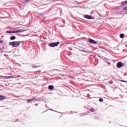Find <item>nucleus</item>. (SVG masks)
Returning <instances> with one entry per match:
<instances>
[{"label": "nucleus", "mask_w": 127, "mask_h": 127, "mask_svg": "<svg viewBox=\"0 0 127 127\" xmlns=\"http://www.w3.org/2000/svg\"><path fill=\"white\" fill-rule=\"evenodd\" d=\"M99 102H103V99L102 98H100L99 99Z\"/></svg>", "instance_id": "f3484780"}, {"label": "nucleus", "mask_w": 127, "mask_h": 127, "mask_svg": "<svg viewBox=\"0 0 127 127\" xmlns=\"http://www.w3.org/2000/svg\"><path fill=\"white\" fill-rule=\"evenodd\" d=\"M121 82H127V81H125V80H121Z\"/></svg>", "instance_id": "412c9836"}, {"label": "nucleus", "mask_w": 127, "mask_h": 127, "mask_svg": "<svg viewBox=\"0 0 127 127\" xmlns=\"http://www.w3.org/2000/svg\"><path fill=\"white\" fill-rule=\"evenodd\" d=\"M20 43H21V41L11 42L9 43V45L12 47H18L20 45Z\"/></svg>", "instance_id": "f257e3e1"}, {"label": "nucleus", "mask_w": 127, "mask_h": 127, "mask_svg": "<svg viewBox=\"0 0 127 127\" xmlns=\"http://www.w3.org/2000/svg\"><path fill=\"white\" fill-rule=\"evenodd\" d=\"M124 36H125V35L124 34H120V38H124Z\"/></svg>", "instance_id": "9b49d317"}, {"label": "nucleus", "mask_w": 127, "mask_h": 127, "mask_svg": "<svg viewBox=\"0 0 127 127\" xmlns=\"http://www.w3.org/2000/svg\"><path fill=\"white\" fill-rule=\"evenodd\" d=\"M26 30H16V33H21V32H24V31H26Z\"/></svg>", "instance_id": "423d86ee"}, {"label": "nucleus", "mask_w": 127, "mask_h": 127, "mask_svg": "<svg viewBox=\"0 0 127 127\" xmlns=\"http://www.w3.org/2000/svg\"><path fill=\"white\" fill-rule=\"evenodd\" d=\"M11 33H16V31H11Z\"/></svg>", "instance_id": "2eb2a0df"}, {"label": "nucleus", "mask_w": 127, "mask_h": 127, "mask_svg": "<svg viewBox=\"0 0 127 127\" xmlns=\"http://www.w3.org/2000/svg\"><path fill=\"white\" fill-rule=\"evenodd\" d=\"M5 98V96H2V95H0V101L4 100Z\"/></svg>", "instance_id": "0eeeda50"}, {"label": "nucleus", "mask_w": 127, "mask_h": 127, "mask_svg": "<svg viewBox=\"0 0 127 127\" xmlns=\"http://www.w3.org/2000/svg\"><path fill=\"white\" fill-rule=\"evenodd\" d=\"M124 10H127V6H125L124 7V8H123Z\"/></svg>", "instance_id": "4468645a"}, {"label": "nucleus", "mask_w": 127, "mask_h": 127, "mask_svg": "<svg viewBox=\"0 0 127 127\" xmlns=\"http://www.w3.org/2000/svg\"><path fill=\"white\" fill-rule=\"evenodd\" d=\"M53 88H54V86H52V85H50L49 86V90H52V89H53Z\"/></svg>", "instance_id": "9d476101"}, {"label": "nucleus", "mask_w": 127, "mask_h": 127, "mask_svg": "<svg viewBox=\"0 0 127 127\" xmlns=\"http://www.w3.org/2000/svg\"><path fill=\"white\" fill-rule=\"evenodd\" d=\"M59 42H57L56 43H53L49 44V46L51 47H55V46H57L59 44Z\"/></svg>", "instance_id": "f03ea898"}, {"label": "nucleus", "mask_w": 127, "mask_h": 127, "mask_svg": "<svg viewBox=\"0 0 127 127\" xmlns=\"http://www.w3.org/2000/svg\"><path fill=\"white\" fill-rule=\"evenodd\" d=\"M0 43H3V41L0 39Z\"/></svg>", "instance_id": "a211bd4d"}, {"label": "nucleus", "mask_w": 127, "mask_h": 127, "mask_svg": "<svg viewBox=\"0 0 127 127\" xmlns=\"http://www.w3.org/2000/svg\"><path fill=\"white\" fill-rule=\"evenodd\" d=\"M109 83L110 84H113V81H110Z\"/></svg>", "instance_id": "6ab92c4d"}, {"label": "nucleus", "mask_w": 127, "mask_h": 127, "mask_svg": "<svg viewBox=\"0 0 127 127\" xmlns=\"http://www.w3.org/2000/svg\"><path fill=\"white\" fill-rule=\"evenodd\" d=\"M25 2H28V0H24Z\"/></svg>", "instance_id": "aec40b11"}, {"label": "nucleus", "mask_w": 127, "mask_h": 127, "mask_svg": "<svg viewBox=\"0 0 127 127\" xmlns=\"http://www.w3.org/2000/svg\"><path fill=\"white\" fill-rule=\"evenodd\" d=\"M85 18H87V19H92L93 18V17L91 15H84Z\"/></svg>", "instance_id": "20e7f679"}, {"label": "nucleus", "mask_w": 127, "mask_h": 127, "mask_svg": "<svg viewBox=\"0 0 127 127\" xmlns=\"http://www.w3.org/2000/svg\"><path fill=\"white\" fill-rule=\"evenodd\" d=\"M1 77H3V78H8L9 79L10 78H14L13 76H1Z\"/></svg>", "instance_id": "1a4fd4ad"}, {"label": "nucleus", "mask_w": 127, "mask_h": 127, "mask_svg": "<svg viewBox=\"0 0 127 127\" xmlns=\"http://www.w3.org/2000/svg\"><path fill=\"white\" fill-rule=\"evenodd\" d=\"M6 33H11V31H7Z\"/></svg>", "instance_id": "dca6fc26"}, {"label": "nucleus", "mask_w": 127, "mask_h": 127, "mask_svg": "<svg viewBox=\"0 0 127 127\" xmlns=\"http://www.w3.org/2000/svg\"><path fill=\"white\" fill-rule=\"evenodd\" d=\"M16 37L15 36H13L10 37V39L11 40H14V39H15Z\"/></svg>", "instance_id": "6e6552de"}, {"label": "nucleus", "mask_w": 127, "mask_h": 127, "mask_svg": "<svg viewBox=\"0 0 127 127\" xmlns=\"http://www.w3.org/2000/svg\"><path fill=\"white\" fill-rule=\"evenodd\" d=\"M127 4V0L123 2V4L125 5Z\"/></svg>", "instance_id": "ddd939ff"}, {"label": "nucleus", "mask_w": 127, "mask_h": 127, "mask_svg": "<svg viewBox=\"0 0 127 127\" xmlns=\"http://www.w3.org/2000/svg\"><path fill=\"white\" fill-rule=\"evenodd\" d=\"M89 41L90 43H93V44H96L97 43V42H96L95 40L90 39L89 40Z\"/></svg>", "instance_id": "39448f33"}, {"label": "nucleus", "mask_w": 127, "mask_h": 127, "mask_svg": "<svg viewBox=\"0 0 127 127\" xmlns=\"http://www.w3.org/2000/svg\"><path fill=\"white\" fill-rule=\"evenodd\" d=\"M125 64H124L122 63V62H119L117 64V66L118 68H121V67H123Z\"/></svg>", "instance_id": "7ed1b4c3"}, {"label": "nucleus", "mask_w": 127, "mask_h": 127, "mask_svg": "<svg viewBox=\"0 0 127 127\" xmlns=\"http://www.w3.org/2000/svg\"><path fill=\"white\" fill-rule=\"evenodd\" d=\"M32 101H33L32 99H28V100H27L28 103H31Z\"/></svg>", "instance_id": "f8f14e48"}, {"label": "nucleus", "mask_w": 127, "mask_h": 127, "mask_svg": "<svg viewBox=\"0 0 127 127\" xmlns=\"http://www.w3.org/2000/svg\"><path fill=\"white\" fill-rule=\"evenodd\" d=\"M108 64H109V65H110V64H111V63H108Z\"/></svg>", "instance_id": "4be33fe9"}]
</instances>
